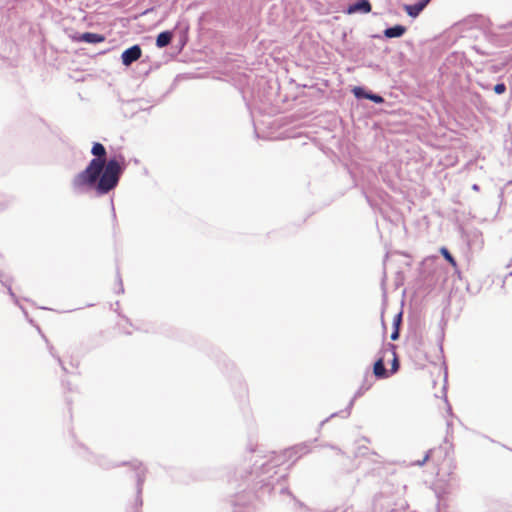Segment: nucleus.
<instances>
[{"label": "nucleus", "instance_id": "obj_1", "mask_svg": "<svg viewBox=\"0 0 512 512\" xmlns=\"http://www.w3.org/2000/svg\"><path fill=\"white\" fill-rule=\"evenodd\" d=\"M91 153L95 157L73 178L72 189L77 194H82L90 188H95L99 195L107 194L118 185L125 166L116 158L107 161L106 149L99 142L93 144ZM121 159L124 162V159Z\"/></svg>", "mask_w": 512, "mask_h": 512}, {"label": "nucleus", "instance_id": "obj_2", "mask_svg": "<svg viewBox=\"0 0 512 512\" xmlns=\"http://www.w3.org/2000/svg\"><path fill=\"white\" fill-rule=\"evenodd\" d=\"M133 467L135 470L134 475H135L136 483H137V498L135 500V505L140 507V506H142L141 493H142L143 483L145 481L146 470L144 467H142V465L140 463L139 464L134 463Z\"/></svg>", "mask_w": 512, "mask_h": 512}, {"label": "nucleus", "instance_id": "obj_3", "mask_svg": "<svg viewBox=\"0 0 512 512\" xmlns=\"http://www.w3.org/2000/svg\"><path fill=\"white\" fill-rule=\"evenodd\" d=\"M142 54V50L139 45H133L130 48L123 51L121 55L122 63L125 66H130L133 62L137 61Z\"/></svg>", "mask_w": 512, "mask_h": 512}, {"label": "nucleus", "instance_id": "obj_4", "mask_svg": "<svg viewBox=\"0 0 512 512\" xmlns=\"http://www.w3.org/2000/svg\"><path fill=\"white\" fill-rule=\"evenodd\" d=\"M371 4L369 0H356L354 3L350 4L347 9V14H355V13H361L366 14L371 11Z\"/></svg>", "mask_w": 512, "mask_h": 512}, {"label": "nucleus", "instance_id": "obj_5", "mask_svg": "<svg viewBox=\"0 0 512 512\" xmlns=\"http://www.w3.org/2000/svg\"><path fill=\"white\" fill-rule=\"evenodd\" d=\"M78 41L80 42H85V43H100V42H103L105 40V37L101 34H97V33H92V32H85V33H82L78 36L77 38Z\"/></svg>", "mask_w": 512, "mask_h": 512}, {"label": "nucleus", "instance_id": "obj_6", "mask_svg": "<svg viewBox=\"0 0 512 512\" xmlns=\"http://www.w3.org/2000/svg\"><path fill=\"white\" fill-rule=\"evenodd\" d=\"M406 27L402 25H395L384 30V36L387 38H398L404 35Z\"/></svg>", "mask_w": 512, "mask_h": 512}, {"label": "nucleus", "instance_id": "obj_7", "mask_svg": "<svg viewBox=\"0 0 512 512\" xmlns=\"http://www.w3.org/2000/svg\"><path fill=\"white\" fill-rule=\"evenodd\" d=\"M426 7L420 0L412 5H405L404 9L410 17H417L421 11Z\"/></svg>", "mask_w": 512, "mask_h": 512}, {"label": "nucleus", "instance_id": "obj_8", "mask_svg": "<svg viewBox=\"0 0 512 512\" xmlns=\"http://www.w3.org/2000/svg\"><path fill=\"white\" fill-rule=\"evenodd\" d=\"M172 40V32L170 31H163L158 34L156 38V46L159 48L166 47L170 44Z\"/></svg>", "mask_w": 512, "mask_h": 512}, {"label": "nucleus", "instance_id": "obj_9", "mask_svg": "<svg viewBox=\"0 0 512 512\" xmlns=\"http://www.w3.org/2000/svg\"><path fill=\"white\" fill-rule=\"evenodd\" d=\"M373 372L377 378H386L388 376V372L385 368L383 358L378 359L374 363Z\"/></svg>", "mask_w": 512, "mask_h": 512}, {"label": "nucleus", "instance_id": "obj_10", "mask_svg": "<svg viewBox=\"0 0 512 512\" xmlns=\"http://www.w3.org/2000/svg\"><path fill=\"white\" fill-rule=\"evenodd\" d=\"M362 394H363V390H362V389H359V390L355 393L354 397L350 400V402H349V404H348L347 408L345 409V411H343V412L345 413V417H348V416L350 415V413H351V409H352V407H353V405H354V401H355V399H356V398H358V397H360V396H362Z\"/></svg>", "mask_w": 512, "mask_h": 512}, {"label": "nucleus", "instance_id": "obj_11", "mask_svg": "<svg viewBox=\"0 0 512 512\" xmlns=\"http://www.w3.org/2000/svg\"><path fill=\"white\" fill-rule=\"evenodd\" d=\"M441 253L444 256V258L453 266L456 267V261L454 257L450 254V252L446 248L441 249Z\"/></svg>", "mask_w": 512, "mask_h": 512}, {"label": "nucleus", "instance_id": "obj_12", "mask_svg": "<svg viewBox=\"0 0 512 512\" xmlns=\"http://www.w3.org/2000/svg\"><path fill=\"white\" fill-rule=\"evenodd\" d=\"M365 98L373 101L374 103H377V104H380L384 101V99L382 98V96L378 95V94H372V93H367L364 95Z\"/></svg>", "mask_w": 512, "mask_h": 512}, {"label": "nucleus", "instance_id": "obj_13", "mask_svg": "<svg viewBox=\"0 0 512 512\" xmlns=\"http://www.w3.org/2000/svg\"><path fill=\"white\" fill-rule=\"evenodd\" d=\"M506 91V85L504 83H498L494 86V92L496 94H503Z\"/></svg>", "mask_w": 512, "mask_h": 512}, {"label": "nucleus", "instance_id": "obj_14", "mask_svg": "<svg viewBox=\"0 0 512 512\" xmlns=\"http://www.w3.org/2000/svg\"><path fill=\"white\" fill-rule=\"evenodd\" d=\"M354 94H355V96H356V97H364V95H365L366 93L364 92V90H363L362 88H360V87H356V88L354 89Z\"/></svg>", "mask_w": 512, "mask_h": 512}, {"label": "nucleus", "instance_id": "obj_15", "mask_svg": "<svg viewBox=\"0 0 512 512\" xmlns=\"http://www.w3.org/2000/svg\"><path fill=\"white\" fill-rule=\"evenodd\" d=\"M431 450L426 453L424 458L421 461L417 462V465L422 466L424 463H426L430 457Z\"/></svg>", "mask_w": 512, "mask_h": 512}, {"label": "nucleus", "instance_id": "obj_16", "mask_svg": "<svg viewBox=\"0 0 512 512\" xmlns=\"http://www.w3.org/2000/svg\"><path fill=\"white\" fill-rule=\"evenodd\" d=\"M117 281H118V284H119V293H123L124 292V289H123V283H122V279H121V276L119 274V272L117 273Z\"/></svg>", "mask_w": 512, "mask_h": 512}, {"label": "nucleus", "instance_id": "obj_17", "mask_svg": "<svg viewBox=\"0 0 512 512\" xmlns=\"http://www.w3.org/2000/svg\"><path fill=\"white\" fill-rule=\"evenodd\" d=\"M398 368H399V363H398L396 356L394 355V359L392 362V372H396L398 370Z\"/></svg>", "mask_w": 512, "mask_h": 512}, {"label": "nucleus", "instance_id": "obj_18", "mask_svg": "<svg viewBox=\"0 0 512 512\" xmlns=\"http://www.w3.org/2000/svg\"><path fill=\"white\" fill-rule=\"evenodd\" d=\"M401 317H402V314L401 313H398L395 318H394V325L396 326V328L398 327L400 321H401Z\"/></svg>", "mask_w": 512, "mask_h": 512}, {"label": "nucleus", "instance_id": "obj_19", "mask_svg": "<svg viewBox=\"0 0 512 512\" xmlns=\"http://www.w3.org/2000/svg\"><path fill=\"white\" fill-rule=\"evenodd\" d=\"M398 337H399V332H398V328H396V329L392 332V334H391V339H392V340H397V339H398Z\"/></svg>", "mask_w": 512, "mask_h": 512}, {"label": "nucleus", "instance_id": "obj_20", "mask_svg": "<svg viewBox=\"0 0 512 512\" xmlns=\"http://www.w3.org/2000/svg\"><path fill=\"white\" fill-rule=\"evenodd\" d=\"M8 292H9L10 296L13 298V300H14L15 302H17L16 296H15V294H14V292L12 291V289H11V287H10V286L8 287Z\"/></svg>", "mask_w": 512, "mask_h": 512}, {"label": "nucleus", "instance_id": "obj_21", "mask_svg": "<svg viewBox=\"0 0 512 512\" xmlns=\"http://www.w3.org/2000/svg\"><path fill=\"white\" fill-rule=\"evenodd\" d=\"M472 189H473L474 191H479V190H480V187H479V185H478V184H473V185H472Z\"/></svg>", "mask_w": 512, "mask_h": 512}, {"label": "nucleus", "instance_id": "obj_22", "mask_svg": "<svg viewBox=\"0 0 512 512\" xmlns=\"http://www.w3.org/2000/svg\"><path fill=\"white\" fill-rule=\"evenodd\" d=\"M424 5L427 6V4L431 1V0H420Z\"/></svg>", "mask_w": 512, "mask_h": 512}, {"label": "nucleus", "instance_id": "obj_23", "mask_svg": "<svg viewBox=\"0 0 512 512\" xmlns=\"http://www.w3.org/2000/svg\"><path fill=\"white\" fill-rule=\"evenodd\" d=\"M503 196H504V192H503V190H501V191H500V194H499V197L502 199V198H503Z\"/></svg>", "mask_w": 512, "mask_h": 512}, {"label": "nucleus", "instance_id": "obj_24", "mask_svg": "<svg viewBox=\"0 0 512 512\" xmlns=\"http://www.w3.org/2000/svg\"><path fill=\"white\" fill-rule=\"evenodd\" d=\"M473 49H475L478 53H482L478 48L477 46H474Z\"/></svg>", "mask_w": 512, "mask_h": 512}, {"label": "nucleus", "instance_id": "obj_25", "mask_svg": "<svg viewBox=\"0 0 512 512\" xmlns=\"http://www.w3.org/2000/svg\"><path fill=\"white\" fill-rule=\"evenodd\" d=\"M57 360L62 365V361H61V359L59 357L57 358Z\"/></svg>", "mask_w": 512, "mask_h": 512}]
</instances>
